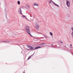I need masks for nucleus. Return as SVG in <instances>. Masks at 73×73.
I'll return each instance as SVG.
<instances>
[{
  "label": "nucleus",
  "mask_w": 73,
  "mask_h": 73,
  "mask_svg": "<svg viewBox=\"0 0 73 73\" xmlns=\"http://www.w3.org/2000/svg\"><path fill=\"white\" fill-rule=\"evenodd\" d=\"M27 7H29V8H30L29 6L28 5H27Z\"/></svg>",
  "instance_id": "6ab92c4d"
},
{
  "label": "nucleus",
  "mask_w": 73,
  "mask_h": 73,
  "mask_svg": "<svg viewBox=\"0 0 73 73\" xmlns=\"http://www.w3.org/2000/svg\"><path fill=\"white\" fill-rule=\"evenodd\" d=\"M25 19H26V20H29L27 18V17H25Z\"/></svg>",
  "instance_id": "2eb2a0df"
},
{
  "label": "nucleus",
  "mask_w": 73,
  "mask_h": 73,
  "mask_svg": "<svg viewBox=\"0 0 73 73\" xmlns=\"http://www.w3.org/2000/svg\"><path fill=\"white\" fill-rule=\"evenodd\" d=\"M50 1H51L52 3H53V4H54V5H55V6H56L57 7H59L60 6L56 4V3H54L53 1H52V0H50Z\"/></svg>",
  "instance_id": "423d86ee"
},
{
  "label": "nucleus",
  "mask_w": 73,
  "mask_h": 73,
  "mask_svg": "<svg viewBox=\"0 0 73 73\" xmlns=\"http://www.w3.org/2000/svg\"><path fill=\"white\" fill-rule=\"evenodd\" d=\"M35 52L32 55H31V56H29L28 59H27V60H29V59H30V58H31V57H32V56H33V54H35Z\"/></svg>",
  "instance_id": "6e6552de"
},
{
  "label": "nucleus",
  "mask_w": 73,
  "mask_h": 73,
  "mask_svg": "<svg viewBox=\"0 0 73 73\" xmlns=\"http://www.w3.org/2000/svg\"><path fill=\"white\" fill-rule=\"evenodd\" d=\"M23 73H25V72H23Z\"/></svg>",
  "instance_id": "b1692460"
},
{
  "label": "nucleus",
  "mask_w": 73,
  "mask_h": 73,
  "mask_svg": "<svg viewBox=\"0 0 73 73\" xmlns=\"http://www.w3.org/2000/svg\"><path fill=\"white\" fill-rule=\"evenodd\" d=\"M4 42V41H0V42Z\"/></svg>",
  "instance_id": "dca6fc26"
},
{
  "label": "nucleus",
  "mask_w": 73,
  "mask_h": 73,
  "mask_svg": "<svg viewBox=\"0 0 73 73\" xmlns=\"http://www.w3.org/2000/svg\"><path fill=\"white\" fill-rule=\"evenodd\" d=\"M18 12L19 13H20V14H21V15L23 14L21 13V8H19L18 10Z\"/></svg>",
  "instance_id": "39448f33"
},
{
  "label": "nucleus",
  "mask_w": 73,
  "mask_h": 73,
  "mask_svg": "<svg viewBox=\"0 0 73 73\" xmlns=\"http://www.w3.org/2000/svg\"><path fill=\"white\" fill-rule=\"evenodd\" d=\"M71 29L72 30V31H73V27L71 28Z\"/></svg>",
  "instance_id": "f3484780"
},
{
  "label": "nucleus",
  "mask_w": 73,
  "mask_h": 73,
  "mask_svg": "<svg viewBox=\"0 0 73 73\" xmlns=\"http://www.w3.org/2000/svg\"><path fill=\"white\" fill-rule=\"evenodd\" d=\"M30 15H31L30 17H32L33 18V19H34L35 18V17H34V14H31Z\"/></svg>",
  "instance_id": "0eeeda50"
},
{
  "label": "nucleus",
  "mask_w": 73,
  "mask_h": 73,
  "mask_svg": "<svg viewBox=\"0 0 73 73\" xmlns=\"http://www.w3.org/2000/svg\"><path fill=\"white\" fill-rule=\"evenodd\" d=\"M3 42H9V41H4Z\"/></svg>",
  "instance_id": "4468645a"
},
{
  "label": "nucleus",
  "mask_w": 73,
  "mask_h": 73,
  "mask_svg": "<svg viewBox=\"0 0 73 73\" xmlns=\"http://www.w3.org/2000/svg\"><path fill=\"white\" fill-rule=\"evenodd\" d=\"M27 47H28L29 48H30L27 49V50H34L37 49H39V48H41V47H42L39 46L38 47H36L35 48L34 47H32L31 46L28 45L27 46Z\"/></svg>",
  "instance_id": "f257e3e1"
},
{
  "label": "nucleus",
  "mask_w": 73,
  "mask_h": 73,
  "mask_svg": "<svg viewBox=\"0 0 73 73\" xmlns=\"http://www.w3.org/2000/svg\"><path fill=\"white\" fill-rule=\"evenodd\" d=\"M50 35L51 36H53V33H52V32H50Z\"/></svg>",
  "instance_id": "f8f14e48"
},
{
  "label": "nucleus",
  "mask_w": 73,
  "mask_h": 73,
  "mask_svg": "<svg viewBox=\"0 0 73 73\" xmlns=\"http://www.w3.org/2000/svg\"><path fill=\"white\" fill-rule=\"evenodd\" d=\"M60 42L61 43H62V44H63V42H62L61 41H60Z\"/></svg>",
  "instance_id": "a211bd4d"
},
{
  "label": "nucleus",
  "mask_w": 73,
  "mask_h": 73,
  "mask_svg": "<svg viewBox=\"0 0 73 73\" xmlns=\"http://www.w3.org/2000/svg\"><path fill=\"white\" fill-rule=\"evenodd\" d=\"M26 31L27 32V33L30 35V36H31V37H32V35H31V33H30V32H31L30 31V30H29V27L28 26H27L26 27Z\"/></svg>",
  "instance_id": "f03ea898"
},
{
  "label": "nucleus",
  "mask_w": 73,
  "mask_h": 73,
  "mask_svg": "<svg viewBox=\"0 0 73 73\" xmlns=\"http://www.w3.org/2000/svg\"><path fill=\"white\" fill-rule=\"evenodd\" d=\"M37 33H38H38H39L38 32H37Z\"/></svg>",
  "instance_id": "5701e85b"
},
{
  "label": "nucleus",
  "mask_w": 73,
  "mask_h": 73,
  "mask_svg": "<svg viewBox=\"0 0 73 73\" xmlns=\"http://www.w3.org/2000/svg\"><path fill=\"white\" fill-rule=\"evenodd\" d=\"M44 37H45V38H47V37H46V36H44Z\"/></svg>",
  "instance_id": "412c9836"
},
{
  "label": "nucleus",
  "mask_w": 73,
  "mask_h": 73,
  "mask_svg": "<svg viewBox=\"0 0 73 73\" xmlns=\"http://www.w3.org/2000/svg\"><path fill=\"white\" fill-rule=\"evenodd\" d=\"M17 3L18 4H20V1H17Z\"/></svg>",
  "instance_id": "9d476101"
},
{
  "label": "nucleus",
  "mask_w": 73,
  "mask_h": 73,
  "mask_svg": "<svg viewBox=\"0 0 73 73\" xmlns=\"http://www.w3.org/2000/svg\"><path fill=\"white\" fill-rule=\"evenodd\" d=\"M66 4L67 5L68 7H70V3H69V1H66Z\"/></svg>",
  "instance_id": "7ed1b4c3"
},
{
  "label": "nucleus",
  "mask_w": 73,
  "mask_h": 73,
  "mask_svg": "<svg viewBox=\"0 0 73 73\" xmlns=\"http://www.w3.org/2000/svg\"><path fill=\"white\" fill-rule=\"evenodd\" d=\"M52 3V2H51V1H50L49 3Z\"/></svg>",
  "instance_id": "aec40b11"
},
{
  "label": "nucleus",
  "mask_w": 73,
  "mask_h": 73,
  "mask_svg": "<svg viewBox=\"0 0 73 73\" xmlns=\"http://www.w3.org/2000/svg\"><path fill=\"white\" fill-rule=\"evenodd\" d=\"M42 45H45V43H42L41 44Z\"/></svg>",
  "instance_id": "ddd939ff"
},
{
  "label": "nucleus",
  "mask_w": 73,
  "mask_h": 73,
  "mask_svg": "<svg viewBox=\"0 0 73 73\" xmlns=\"http://www.w3.org/2000/svg\"><path fill=\"white\" fill-rule=\"evenodd\" d=\"M34 5H36V6H38V4H37V3H34Z\"/></svg>",
  "instance_id": "1a4fd4ad"
},
{
  "label": "nucleus",
  "mask_w": 73,
  "mask_h": 73,
  "mask_svg": "<svg viewBox=\"0 0 73 73\" xmlns=\"http://www.w3.org/2000/svg\"><path fill=\"white\" fill-rule=\"evenodd\" d=\"M70 46H72V44H70Z\"/></svg>",
  "instance_id": "4be33fe9"
},
{
  "label": "nucleus",
  "mask_w": 73,
  "mask_h": 73,
  "mask_svg": "<svg viewBox=\"0 0 73 73\" xmlns=\"http://www.w3.org/2000/svg\"><path fill=\"white\" fill-rule=\"evenodd\" d=\"M26 17V16L25 15H23V16H22V17H23V18H24V17Z\"/></svg>",
  "instance_id": "9b49d317"
},
{
  "label": "nucleus",
  "mask_w": 73,
  "mask_h": 73,
  "mask_svg": "<svg viewBox=\"0 0 73 73\" xmlns=\"http://www.w3.org/2000/svg\"><path fill=\"white\" fill-rule=\"evenodd\" d=\"M35 27L36 29H38L39 28V25H38L36 24Z\"/></svg>",
  "instance_id": "20e7f679"
}]
</instances>
